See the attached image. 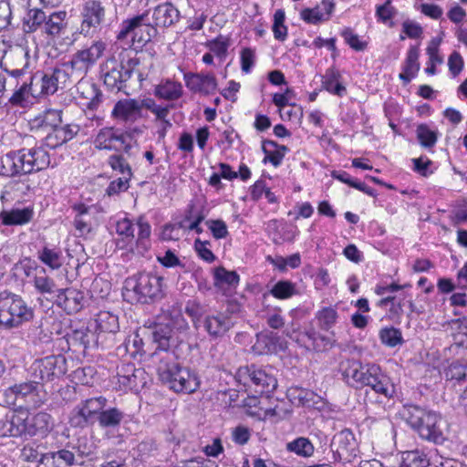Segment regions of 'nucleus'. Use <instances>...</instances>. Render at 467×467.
Segmentation results:
<instances>
[{
	"label": "nucleus",
	"instance_id": "f257e3e1",
	"mask_svg": "<svg viewBox=\"0 0 467 467\" xmlns=\"http://www.w3.org/2000/svg\"><path fill=\"white\" fill-rule=\"evenodd\" d=\"M344 381L356 389L370 387L377 394L390 399L396 392L390 378L376 364H362L354 359L340 363Z\"/></svg>",
	"mask_w": 467,
	"mask_h": 467
},
{
	"label": "nucleus",
	"instance_id": "f03ea898",
	"mask_svg": "<svg viewBox=\"0 0 467 467\" xmlns=\"http://www.w3.org/2000/svg\"><path fill=\"white\" fill-rule=\"evenodd\" d=\"M176 359L173 351L157 352L153 356L160 379L175 392H194L200 386L197 374L188 368L181 367Z\"/></svg>",
	"mask_w": 467,
	"mask_h": 467
},
{
	"label": "nucleus",
	"instance_id": "7ed1b4c3",
	"mask_svg": "<svg viewBox=\"0 0 467 467\" xmlns=\"http://www.w3.org/2000/svg\"><path fill=\"white\" fill-rule=\"evenodd\" d=\"M50 156L43 146L23 148L0 157V175H26L46 170Z\"/></svg>",
	"mask_w": 467,
	"mask_h": 467
},
{
	"label": "nucleus",
	"instance_id": "20e7f679",
	"mask_svg": "<svg viewBox=\"0 0 467 467\" xmlns=\"http://www.w3.org/2000/svg\"><path fill=\"white\" fill-rule=\"evenodd\" d=\"M30 82L22 81L19 89H16L8 98L13 106H20L27 100L29 96L38 98L43 95L54 94L59 88H64L68 79V73L62 68H54L46 73H36L29 78Z\"/></svg>",
	"mask_w": 467,
	"mask_h": 467
},
{
	"label": "nucleus",
	"instance_id": "39448f33",
	"mask_svg": "<svg viewBox=\"0 0 467 467\" xmlns=\"http://www.w3.org/2000/svg\"><path fill=\"white\" fill-rule=\"evenodd\" d=\"M3 395L7 406L17 407L26 411L41 407L48 400L43 383L31 377L9 386Z\"/></svg>",
	"mask_w": 467,
	"mask_h": 467
},
{
	"label": "nucleus",
	"instance_id": "423d86ee",
	"mask_svg": "<svg viewBox=\"0 0 467 467\" xmlns=\"http://www.w3.org/2000/svg\"><path fill=\"white\" fill-rule=\"evenodd\" d=\"M162 277L140 273L128 277L124 282L123 296L128 300L147 304L162 296Z\"/></svg>",
	"mask_w": 467,
	"mask_h": 467
},
{
	"label": "nucleus",
	"instance_id": "0eeeda50",
	"mask_svg": "<svg viewBox=\"0 0 467 467\" xmlns=\"http://www.w3.org/2000/svg\"><path fill=\"white\" fill-rule=\"evenodd\" d=\"M33 317V309L19 295L6 290L0 292V329L17 328Z\"/></svg>",
	"mask_w": 467,
	"mask_h": 467
},
{
	"label": "nucleus",
	"instance_id": "6e6552de",
	"mask_svg": "<svg viewBox=\"0 0 467 467\" xmlns=\"http://www.w3.org/2000/svg\"><path fill=\"white\" fill-rule=\"evenodd\" d=\"M139 61L130 58L127 64L118 62L115 58L108 59L101 67L104 84L112 91H120L126 88V83L133 75L137 76V81L140 85L145 79L141 72L136 69Z\"/></svg>",
	"mask_w": 467,
	"mask_h": 467
},
{
	"label": "nucleus",
	"instance_id": "1a4fd4ad",
	"mask_svg": "<svg viewBox=\"0 0 467 467\" xmlns=\"http://www.w3.org/2000/svg\"><path fill=\"white\" fill-rule=\"evenodd\" d=\"M29 65L28 51L21 46H16L6 50L0 61V67L8 81V88L14 93L19 89L25 78Z\"/></svg>",
	"mask_w": 467,
	"mask_h": 467
},
{
	"label": "nucleus",
	"instance_id": "9d476101",
	"mask_svg": "<svg viewBox=\"0 0 467 467\" xmlns=\"http://www.w3.org/2000/svg\"><path fill=\"white\" fill-rule=\"evenodd\" d=\"M158 33L157 27H155L149 14L145 11L142 14L123 20L119 26L117 38L118 40H123L131 36L133 42L144 45L156 37Z\"/></svg>",
	"mask_w": 467,
	"mask_h": 467
},
{
	"label": "nucleus",
	"instance_id": "9b49d317",
	"mask_svg": "<svg viewBox=\"0 0 467 467\" xmlns=\"http://www.w3.org/2000/svg\"><path fill=\"white\" fill-rule=\"evenodd\" d=\"M236 379L244 387L253 389L258 394H269L277 387V380L271 369L255 365L240 368L236 372Z\"/></svg>",
	"mask_w": 467,
	"mask_h": 467
},
{
	"label": "nucleus",
	"instance_id": "f8f14e48",
	"mask_svg": "<svg viewBox=\"0 0 467 467\" xmlns=\"http://www.w3.org/2000/svg\"><path fill=\"white\" fill-rule=\"evenodd\" d=\"M67 360L62 355H51L36 359L29 368L31 378L43 383L59 379L67 372Z\"/></svg>",
	"mask_w": 467,
	"mask_h": 467
},
{
	"label": "nucleus",
	"instance_id": "ddd939ff",
	"mask_svg": "<svg viewBox=\"0 0 467 467\" xmlns=\"http://www.w3.org/2000/svg\"><path fill=\"white\" fill-rule=\"evenodd\" d=\"M94 147L98 150L123 151L131 155L133 148L130 136L113 127H105L99 130L93 140Z\"/></svg>",
	"mask_w": 467,
	"mask_h": 467
},
{
	"label": "nucleus",
	"instance_id": "4468645a",
	"mask_svg": "<svg viewBox=\"0 0 467 467\" xmlns=\"http://www.w3.org/2000/svg\"><path fill=\"white\" fill-rule=\"evenodd\" d=\"M106 45L102 41H95L89 47L76 52L67 66L71 69V75L83 78L102 56Z\"/></svg>",
	"mask_w": 467,
	"mask_h": 467
},
{
	"label": "nucleus",
	"instance_id": "2eb2a0df",
	"mask_svg": "<svg viewBox=\"0 0 467 467\" xmlns=\"http://www.w3.org/2000/svg\"><path fill=\"white\" fill-rule=\"evenodd\" d=\"M27 411L15 410L9 411L0 419V438L27 437L26 432Z\"/></svg>",
	"mask_w": 467,
	"mask_h": 467
},
{
	"label": "nucleus",
	"instance_id": "dca6fc26",
	"mask_svg": "<svg viewBox=\"0 0 467 467\" xmlns=\"http://www.w3.org/2000/svg\"><path fill=\"white\" fill-rule=\"evenodd\" d=\"M106 404L107 399L102 396L83 400L73 410L71 425L81 428L87 426L95 416L98 417Z\"/></svg>",
	"mask_w": 467,
	"mask_h": 467
},
{
	"label": "nucleus",
	"instance_id": "f3484780",
	"mask_svg": "<svg viewBox=\"0 0 467 467\" xmlns=\"http://www.w3.org/2000/svg\"><path fill=\"white\" fill-rule=\"evenodd\" d=\"M105 8L97 0L86 1L81 11L82 22L80 34L85 36H92L105 19Z\"/></svg>",
	"mask_w": 467,
	"mask_h": 467
},
{
	"label": "nucleus",
	"instance_id": "a211bd4d",
	"mask_svg": "<svg viewBox=\"0 0 467 467\" xmlns=\"http://www.w3.org/2000/svg\"><path fill=\"white\" fill-rule=\"evenodd\" d=\"M157 31L164 30L176 25L181 18L179 9L171 2H164L147 10Z\"/></svg>",
	"mask_w": 467,
	"mask_h": 467
},
{
	"label": "nucleus",
	"instance_id": "6ab92c4d",
	"mask_svg": "<svg viewBox=\"0 0 467 467\" xmlns=\"http://www.w3.org/2000/svg\"><path fill=\"white\" fill-rule=\"evenodd\" d=\"M202 325L212 338H219L227 334L234 322L227 311H213L204 317Z\"/></svg>",
	"mask_w": 467,
	"mask_h": 467
},
{
	"label": "nucleus",
	"instance_id": "aec40b11",
	"mask_svg": "<svg viewBox=\"0 0 467 467\" xmlns=\"http://www.w3.org/2000/svg\"><path fill=\"white\" fill-rule=\"evenodd\" d=\"M448 424L441 415L435 413L427 419V425L420 431V438L437 445L443 444L447 440Z\"/></svg>",
	"mask_w": 467,
	"mask_h": 467
},
{
	"label": "nucleus",
	"instance_id": "412c9836",
	"mask_svg": "<svg viewBox=\"0 0 467 467\" xmlns=\"http://www.w3.org/2000/svg\"><path fill=\"white\" fill-rule=\"evenodd\" d=\"M118 383L126 389L139 390L146 385V372L133 364H123L118 371Z\"/></svg>",
	"mask_w": 467,
	"mask_h": 467
},
{
	"label": "nucleus",
	"instance_id": "4be33fe9",
	"mask_svg": "<svg viewBox=\"0 0 467 467\" xmlns=\"http://www.w3.org/2000/svg\"><path fill=\"white\" fill-rule=\"evenodd\" d=\"M331 448L334 453L343 460H348L356 455L357 442L352 431L346 429L335 434L331 441Z\"/></svg>",
	"mask_w": 467,
	"mask_h": 467
},
{
	"label": "nucleus",
	"instance_id": "5701e85b",
	"mask_svg": "<svg viewBox=\"0 0 467 467\" xmlns=\"http://www.w3.org/2000/svg\"><path fill=\"white\" fill-rule=\"evenodd\" d=\"M83 293L74 288H60L55 299V303L67 314L78 312L83 307Z\"/></svg>",
	"mask_w": 467,
	"mask_h": 467
},
{
	"label": "nucleus",
	"instance_id": "b1692460",
	"mask_svg": "<svg viewBox=\"0 0 467 467\" xmlns=\"http://www.w3.org/2000/svg\"><path fill=\"white\" fill-rule=\"evenodd\" d=\"M184 81L192 91L205 95L213 93L217 88V80L213 74H184Z\"/></svg>",
	"mask_w": 467,
	"mask_h": 467
},
{
	"label": "nucleus",
	"instance_id": "393cba45",
	"mask_svg": "<svg viewBox=\"0 0 467 467\" xmlns=\"http://www.w3.org/2000/svg\"><path fill=\"white\" fill-rule=\"evenodd\" d=\"M53 428V419L50 414L45 411H39L32 417L27 412L26 432L28 437L36 435L45 436Z\"/></svg>",
	"mask_w": 467,
	"mask_h": 467
},
{
	"label": "nucleus",
	"instance_id": "a878e982",
	"mask_svg": "<svg viewBox=\"0 0 467 467\" xmlns=\"http://www.w3.org/2000/svg\"><path fill=\"white\" fill-rule=\"evenodd\" d=\"M77 90L79 96L87 100L85 105L88 109L99 108L102 101V92L95 83L80 78L77 84Z\"/></svg>",
	"mask_w": 467,
	"mask_h": 467
},
{
	"label": "nucleus",
	"instance_id": "bb28decb",
	"mask_svg": "<svg viewBox=\"0 0 467 467\" xmlns=\"http://www.w3.org/2000/svg\"><path fill=\"white\" fill-rule=\"evenodd\" d=\"M78 130L79 128L78 125L62 126L59 124L47 134L45 138L46 145L51 149H55L72 140Z\"/></svg>",
	"mask_w": 467,
	"mask_h": 467
},
{
	"label": "nucleus",
	"instance_id": "cd10ccee",
	"mask_svg": "<svg viewBox=\"0 0 467 467\" xmlns=\"http://www.w3.org/2000/svg\"><path fill=\"white\" fill-rule=\"evenodd\" d=\"M153 94L160 99L175 101L182 96L183 88L182 83L166 78L154 87Z\"/></svg>",
	"mask_w": 467,
	"mask_h": 467
},
{
	"label": "nucleus",
	"instance_id": "c85d7f7f",
	"mask_svg": "<svg viewBox=\"0 0 467 467\" xmlns=\"http://www.w3.org/2000/svg\"><path fill=\"white\" fill-rule=\"evenodd\" d=\"M436 412L428 410L419 406H409L407 408L406 420L408 424L420 436V431L427 425V419L434 416Z\"/></svg>",
	"mask_w": 467,
	"mask_h": 467
},
{
	"label": "nucleus",
	"instance_id": "c756f323",
	"mask_svg": "<svg viewBox=\"0 0 467 467\" xmlns=\"http://www.w3.org/2000/svg\"><path fill=\"white\" fill-rule=\"evenodd\" d=\"M213 278L214 286L224 293L235 289L240 282V276L235 271H229L223 266L215 268Z\"/></svg>",
	"mask_w": 467,
	"mask_h": 467
},
{
	"label": "nucleus",
	"instance_id": "7c9ffc66",
	"mask_svg": "<svg viewBox=\"0 0 467 467\" xmlns=\"http://www.w3.org/2000/svg\"><path fill=\"white\" fill-rule=\"evenodd\" d=\"M67 27V12L56 11L47 14L43 32L49 36H58Z\"/></svg>",
	"mask_w": 467,
	"mask_h": 467
},
{
	"label": "nucleus",
	"instance_id": "2f4dec72",
	"mask_svg": "<svg viewBox=\"0 0 467 467\" xmlns=\"http://www.w3.org/2000/svg\"><path fill=\"white\" fill-rule=\"evenodd\" d=\"M76 212L74 218V226L78 232L79 235H85L92 230V216L91 207L87 206L83 203L77 204L73 207Z\"/></svg>",
	"mask_w": 467,
	"mask_h": 467
},
{
	"label": "nucleus",
	"instance_id": "473e14b6",
	"mask_svg": "<svg viewBox=\"0 0 467 467\" xmlns=\"http://www.w3.org/2000/svg\"><path fill=\"white\" fill-rule=\"evenodd\" d=\"M62 111L49 109L35 118L32 124L35 128L42 129L47 133L62 122Z\"/></svg>",
	"mask_w": 467,
	"mask_h": 467
},
{
	"label": "nucleus",
	"instance_id": "72a5a7b5",
	"mask_svg": "<svg viewBox=\"0 0 467 467\" xmlns=\"http://www.w3.org/2000/svg\"><path fill=\"white\" fill-rule=\"evenodd\" d=\"M96 331L99 337L103 334H115L119 329V318L109 312H100L96 320Z\"/></svg>",
	"mask_w": 467,
	"mask_h": 467
},
{
	"label": "nucleus",
	"instance_id": "f704fd0d",
	"mask_svg": "<svg viewBox=\"0 0 467 467\" xmlns=\"http://www.w3.org/2000/svg\"><path fill=\"white\" fill-rule=\"evenodd\" d=\"M172 329L169 325L158 324L153 327L152 339L157 344L156 350L152 357L157 352L170 351Z\"/></svg>",
	"mask_w": 467,
	"mask_h": 467
},
{
	"label": "nucleus",
	"instance_id": "c9c22d12",
	"mask_svg": "<svg viewBox=\"0 0 467 467\" xmlns=\"http://www.w3.org/2000/svg\"><path fill=\"white\" fill-rule=\"evenodd\" d=\"M140 107L134 100L119 101L113 108L112 116L125 121L134 120L139 115Z\"/></svg>",
	"mask_w": 467,
	"mask_h": 467
},
{
	"label": "nucleus",
	"instance_id": "e433bc0d",
	"mask_svg": "<svg viewBox=\"0 0 467 467\" xmlns=\"http://www.w3.org/2000/svg\"><path fill=\"white\" fill-rule=\"evenodd\" d=\"M125 413L119 409L114 407L102 410L97 419L99 424L103 429H116L124 420Z\"/></svg>",
	"mask_w": 467,
	"mask_h": 467
},
{
	"label": "nucleus",
	"instance_id": "4c0bfd02",
	"mask_svg": "<svg viewBox=\"0 0 467 467\" xmlns=\"http://www.w3.org/2000/svg\"><path fill=\"white\" fill-rule=\"evenodd\" d=\"M339 78V72L334 67H329L323 76L322 87L331 94L343 97L347 89L346 87L340 83Z\"/></svg>",
	"mask_w": 467,
	"mask_h": 467
},
{
	"label": "nucleus",
	"instance_id": "58836bf2",
	"mask_svg": "<svg viewBox=\"0 0 467 467\" xmlns=\"http://www.w3.org/2000/svg\"><path fill=\"white\" fill-rule=\"evenodd\" d=\"M37 258L52 270H57L63 265L62 251L57 247L44 246L38 250Z\"/></svg>",
	"mask_w": 467,
	"mask_h": 467
},
{
	"label": "nucleus",
	"instance_id": "ea45409f",
	"mask_svg": "<svg viewBox=\"0 0 467 467\" xmlns=\"http://www.w3.org/2000/svg\"><path fill=\"white\" fill-rule=\"evenodd\" d=\"M285 450L302 458L314 455L315 446L306 437H297L285 444Z\"/></svg>",
	"mask_w": 467,
	"mask_h": 467
},
{
	"label": "nucleus",
	"instance_id": "a19ab883",
	"mask_svg": "<svg viewBox=\"0 0 467 467\" xmlns=\"http://www.w3.org/2000/svg\"><path fill=\"white\" fill-rule=\"evenodd\" d=\"M137 226L139 229L136 240V249L138 253L143 254L150 248V234L151 227L144 216H140L137 220Z\"/></svg>",
	"mask_w": 467,
	"mask_h": 467
},
{
	"label": "nucleus",
	"instance_id": "79ce46f5",
	"mask_svg": "<svg viewBox=\"0 0 467 467\" xmlns=\"http://www.w3.org/2000/svg\"><path fill=\"white\" fill-rule=\"evenodd\" d=\"M418 59L419 48L417 47H410L403 67L404 71L400 74V78L404 82H410L416 76L420 69V63Z\"/></svg>",
	"mask_w": 467,
	"mask_h": 467
},
{
	"label": "nucleus",
	"instance_id": "37998d69",
	"mask_svg": "<svg viewBox=\"0 0 467 467\" xmlns=\"http://www.w3.org/2000/svg\"><path fill=\"white\" fill-rule=\"evenodd\" d=\"M231 37L229 36L219 35L215 38L208 40L205 47L220 61H224L228 55V49L231 46Z\"/></svg>",
	"mask_w": 467,
	"mask_h": 467
},
{
	"label": "nucleus",
	"instance_id": "c03bdc74",
	"mask_svg": "<svg viewBox=\"0 0 467 467\" xmlns=\"http://www.w3.org/2000/svg\"><path fill=\"white\" fill-rule=\"evenodd\" d=\"M445 376L448 381L459 384L467 391V363L452 362L446 369Z\"/></svg>",
	"mask_w": 467,
	"mask_h": 467
},
{
	"label": "nucleus",
	"instance_id": "a18cd8bd",
	"mask_svg": "<svg viewBox=\"0 0 467 467\" xmlns=\"http://www.w3.org/2000/svg\"><path fill=\"white\" fill-rule=\"evenodd\" d=\"M35 289L42 295H57V290L55 281L47 275L46 269L41 268L33 279Z\"/></svg>",
	"mask_w": 467,
	"mask_h": 467
},
{
	"label": "nucleus",
	"instance_id": "49530a36",
	"mask_svg": "<svg viewBox=\"0 0 467 467\" xmlns=\"http://www.w3.org/2000/svg\"><path fill=\"white\" fill-rule=\"evenodd\" d=\"M263 150L266 154L265 161H268L275 167H278L285 153L288 151V148L285 145H278L273 140H265L263 144Z\"/></svg>",
	"mask_w": 467,
	"mask_h": 467
},
{
	"label": "nucleus",
	"instance_id": "de8ad7c7",
	"mask_svg": "<svg viewBox=\"0 0 467 467\" xmlns=\"http://www.w3.org/2000/svg\"><path fill=\"white\" fill-rule=\"evenodd\" d=\"M322 6L326 10L325 13L321 11L320 7L304 9L301 12L302 19L306 23L314 25L318 24L323 20H327L329 17L330 14L332 13L334 5L330 2L324 1L322 2Z\"/></svg>",
	"mask_w": 467,
	"mask_h": 467
},
{
	"label": "nucleus",
	"instance_id": "09e8293b",
	"mask_svg": "<svg viewBox=\"0 0 467 467\" xmlns=\"http://www.w3.org/2000/svg\"><path fill=\"white\" fill-rule=\"evenodd\" d=\"M5 215V222L8 225H24L28 223L33 216L34 210L31 207H25L23 209L14 208L10 211H4Z\"/></svg>",
	"mask_w": 467,
	"mask_h": 467
},
{
	"label": "nucleus",
	"instance_id": "8fccbe9b",
	"mask_svg": "<svg viewBox=\"0 0 467 467\" xmlns=\"http://www.w3.org/2000/svg\"><path fill=\"white\" fill-rule=\"evenodd\" d=\"M289 397L293 402H296L298 405L310 407L317 403V400L319 397L315 394L312 390L302 389V388H292L289 389Z\"/></svg>",
	"mask_w": 467,
	"mask_h": 467
},
{
	"label": "nucleus",
	"instance_id": "3c124183",
	"mask_svg": "<svg viewBox=\"0 0 467 467\" xmlns=\"http://www.w3.org/2000/svg\"><path fill=\"white\" fill-rule=\"evenodd\" d=\"M429 460L424 452L416 451H408L402 453V462L400 467H427Z\"/></svg>",
	"mask_w": 467,
	"mask_h": 467
},
{
	"label": "nucleus",
	"instance_id": "603ef678",
	"mask_svg": "<svg viewBox=\"0 0 467 467\" xmlns=\"http://www.w3.org/2000/svg\"><path fill=\"white\" fill-rule=\"evenodd\" d=\"M107 163L113 171L120 173L122 177L132 178L131 167L123 154H111L108 158Z\"/></svg>",
	"mask_w": 467,
	"mask_h": 467
},
{
	"label": "nucleus",
	"instance_id": "864d4df0",
	"mask_svg": "<svg viewBox=\"0 0 467 467\" xmlns=\"http://www.w3.org/2000/svg\"><path fill=\"white\" fill-rule=\"evenodd\" d=\"M270 294L277 299H288L296 294V287L291 281L280 280L272 286Z\"/></svg>",
	"mask_w": 467,
	"mask_h": 467
},
{
	"label": "nucleus",
	"instance_id": "5fc2aeb1",
	"mask_svg": "<svg viewBox=\"0 0 467 467\" xmlns=\"http://www.w3.org/2000/svg\"><path fill=\"white\" fill-rule=\"evenodd\" d=\"M99 338L98 334L88 328L76 330L72 336V340L83 346L85 349L97 347Z\"/></svg>",
	"mask_w": 467,
	"mask_h": 467
},
{
	"label": "nucleus",
	"instance_id": "6e6d98bb",
	"mask_svg": "<svg viewBox=\"0 0 467 467\" xmlns=\"http://www.w3.org/2000/svg\"><path fill=\"white\" fill-rule=\"evenodd\" d=\"M417 139L420 144L426 149L434 147L438 140V133L426 124H420L416 130Z\"/></svg>",
	"mask_w": 467,
	"mask_h": 467
},
{
	"label": "nucleus",
	"instance_id": "4d7b16f0",
	"mask_svg": "<svg viewBox=\"0 0 467 467\" xmlns=\"http://www.w3.org/2000/svg\"><path fill=\"white\" fill-rule=\"evenodd\" d=\"M285 14L282 9H277L274 14V23L272 30L274 37L284 42L287 37V27L285 25Z\"/></svg>",
	"mask_w": 467,
	"mask_h": 467
},
{
	"label": "nucleus",
	"instance_id": "13d9d810",
	"mask_svg": "<svg viewBox=\"0 0 467 467\" xmlns=\"http://www.w3.org/2000/svg\"><path fill=\"white\" fill-rule=\"evenodd\" d=\"M316 317L319 327L327 331L337 323L338 316L335 308L323 307L317 313Z\"/></svg>",
	"mask_w": 467,
	"mask_h": 467
},
{
	"label": "nucleus",
	"instance_id": "bf43d9fd",
	"mask_svg": "<svg viewBox=\"0 0 467 467\" xmlns=\"http://www.w3.org/2000/svg\"><path fill=\"white\" fill-rule=\"evenodd\" d=\"M46 12L40 9H31L28 11L27 18L25 21V26L29 32H35L37 29L43 30L46 19Z\"/></svg>",
	"mask_w": 467,
	"mask_h": 467
},
{
	"label": "nucleus",
	"instance_id": "052dcab7",
	"mask_svg": "<svg viewBox=\"0 0 467 467\" xmlns=\"http://www.w3.org/2000/svg\"><path fill=\"white\" fill-rule=\"evenodd\" d=\"M397 10L391 5V0H386L383 5H377L376 7V17L378 21H380L389 26H392L391 19L395 16Z\"/></svg>",
	"mask_w": 467,
	"mask_h": 467
},
{
	"label": "nucleus",
	"instance_id": "680f3d73",
	"mask_svg": "<svg viewBox=\"0 0 467 467\" xmlns=\"http://www.w3.org/2000/svg\"><path fill=\"white\" fill-rule=\"evenodd\" d=\"M381 342L390 348H394L402 342L401 332L395 327H386L380 330Z\"/></svg>",
	"mask_w": 467,
	"mask_h": 467
},
{
	"label": "nucleus",
	"instance_id": "e2e57ef3",
	"mask_svg": "<svg viewBox=\"0 0 467 467\" xmlns=\"http://www.w3.org/2000/svg\"><path fill=\"white\" fill-rule=\"evenodd\" d=\"M56 457V467H71L76 464L75 452L67 450L61 449L54 451Z\"/></svg>",
	"mask_w": 467,
	"mask_h": 467
},
{
	"label": "nucleus",
	"instance_id": "0e129e2a",
	"mask_svg": "<svg viewBox=\"0 0 467 467\" xmlns=\"http://www.w3.org/2000/svg\"><path fill=\"white\" fill-rule=\"evenodd\" d=\"M130 177H119L109 182L106 189V193L109 196L118 195L120 192H126L130 188Z\"/></svg>",
	"mask_w": 467,
	"mask_h": 467
},
{
	"label": "nucleus",
	"instance_id": "69168bd1",
	"mask_svg": "<svg viewBox=\"0 0 467 467\" xmlns=\"http://www.w3.org/2000/svg\"><path fill=\"white\" fill-rule=\"evenodd\" d=\"M341 36L345 42L356 51H363L367 47V42L362 41L350 28L343 30Z\"/></svg>",
	"mask_w": 467,
	"mask_h": 467
},
{
	"label": "nucleus",
	"instance_id": "338daca9",
	"mask_svg": "<svg viewBox=\"0 0 467 467\" xmlns=\"http://www.w3.org/2000/svg\"><path fill=\"white\" fill-rule=\"evenodd\" d=\"M116 233L130 240L134 238V227L132 222L128 218H122L116 223Z\"/></svg>",
	"mask_w": 467,
	"mask_h": 467
},
{
	"label": "nucleus",
	"instance_id": "774afa93",
	"mask_svg": "<svg viewBox=\"0 0 467 467\" xmlns=\"http://www.w3.org/2000/svg\"><path fill=\"white\" fill-rule=\"evenodd\" d=\"M206 224L215 239H223L228 235L227 225L223 220H210Z\"/></svg>",
	"mask_w": 467,
	"mask_h": 467
}]
</instances>
